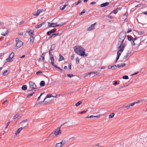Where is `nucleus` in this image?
Masks as SVG:
<instances>
[{"mask_svg": "<svg viewBox=\"0 0 147 147\" xmlns=\"http://www.w3.org/2000/svg\"><path fill=\"white\" fill-rule=\"evenodd\" d=\"M138 39V38L137 37H135L134 39H133L132 40V44L134 45V46H135V43L134 42L135 41L137 40Z\"/></svg>", "mask_w": 147, "mask_h": 147, "instance_id": "nucleus-21", "label": "nucleus"}, {"mask_svg": "<svg viewBox=\"0 0 147 147\" xmlns=\"http://www.w3.org/2000/svg\"><path fill=\"white\" fill-rule=\"evenodd\" d=\"M82 103V102L81 101H79L75 104V106L76 107L78 106L79 105H80Z\"/></svg>", "mask_w": 147, "mask_h": 147, "instance_id": "nucleus-32", "label": "nucleus"}, {"mask_svg": "<svg viewBox=\"0 0 147 147\" xmlns=\"http://www.w3.org/2000/svg\"><path fill=\"white\" fill-rule=\"evenodd\" d=\"M49 55L50 56H51V55H52V53H51V51L50 50V51H49Z\"/></svg>", "mask_w": 147, "mask_h": 147, "instance_id": "nucleus-64", "label": "nucleus"}, {"mask_svg": "<svg viewBox=\"0 0 147 147\" xmlns=\"http://www.w3.org/2000/svg\"><path fill=\"white\" fill-rule=\"evenodd\" d=\"M1 35L3 36H5L9 32L8 30L7 29L5 28H3L1 31Z\"/></svg>", "mask_w": 147, "mask_h": 147, "instance_id": "nucleus-10", "label": "nucleus"}, {"mask_svg": "<svg viewBox=\"0 0 147 147\" xmlns=\"http://www.w3.org/2000/svg\"><path fill=\"white\" fill-rule=\"evenodd\" d=\"M101 115L99 114L97 116H94V117H96L97 118H99L101 116Z\"/></svg>", "mask_w": 147, "mask_h": 147, "instance_id": "nucleus-44", "label": "nucleus"}, {"mask_svg": "<svg viewBox=\"0 0 147 147\" xmlns=\"http://www.w3.org/2000/svg\"><path fill=\"white\" fill-rule=\"evenodd\" d=\"M33 15L34 16H38L39 15V14L38 13V12H37V11L36 13H34L33 14Z\"/></svg>", "mask_w": 147, "mask_h": 147, "instance_id": "nucleus-41", "label": "nucleus"}, {"mask_svg": "<svg viewBox=\"0 0 147 147\" xmlns=\"http://www.w3.org/2000/svg\"><path fill=\"white\" fill-rule=\"evenodd\" d=\"M43 94V93H41V94H40V96H39V97H38V99H37V100H39V99H40V96L42 95Z\"/></svg>", "mask_w": 147, "mask_h": 147, "instance_id": "nucleus-58", "label": "nucleus"}, {"mask_svg": "<svg viewBox=\"0 0 147 147\" xmlns=\"http://www.w3.org/2000/svg\"><path fill=\"white\" fill-rule=\"evenodd\" d=\"M130 106H129V105H127V106H124V107L126 108L127 109H129V108L130 107Z\"/></svg>", "mask_w": 147, "mask_h": 147, "instance_id": "nucleus-53", "label": "nucleus"}, {"mask_svg": "<svg viewBox=\"0 0 147 147\" xmlns=\"http://www.w3.org/2000/svg\"><path fill=\"white\" fill-rule=\"evenodd\" d=\"M138 72H136L134 73V74H133L132 75V76H134V75H135L136 74H137L138 73Z\"/></svg>", "mask_w": 147, "mask_h": 147, "instance_id": "nucleus-62", "label": "nucleus"}, {"mask_svg": "<svg viewBox=\"0 0 147 147\" xmlns=\"http://www.w3.org/2000/svg\"><path fill=\"white\" fill-rule=\"evenodd\" d=\"M92 73H95V72H90V73H86L85 74V77H86V76H88L89 75H90L91 74H92Z\"/></svg>", "mask_w": 147, "mask_h": 147, "instance_id": "nucleus-36", "label": "nucleus"}, {"mask_svg": "<svg viewBox=\"0 0 147 147\" xmlns=\"http://www.w3.org/2000/svg\"><path fill=\"white\" fill-rule=\"evenodd\" d=\"M45 57L44 56H42L39 59V61H43Z\"/></svg>", "mask_w": 147, "mask_h": 147, "instance_id": "nucleus-37", "label": "nucleus"}, {"mask_svg": "<svg viewBox=\"0 0 147 147\" xmlns=\"http://www.w3.org/2000/svg\"><path fill=\"white\" fill-rule=\"evenodd\" d=\"M121 52H120V51H119V49L117 53V56H119V57L121 55Z\"/></svg>", "mask_w": 147, "mask_h": 147, "instance_id": "nucleus-39", "label": "nucleus"}, {"mask_svg": "<svg viewBox=\"0 0 147 147\" xmlns=\"http://www.w3.org/2000/svg\"><path fill=\"white\" fill-rule=\"evenodd\" d=\"M81 2V0H79L78 2H75V4L76 5H78V4L80 3Z\"/></svg>", "mask_w": 147, "mask_h": 147, "instance_id": "nucleus-45", "label": "nucleus"}, {"mask_svg": "<svg viewBox=\"0 0 147 147\" xmlns=\"http://www.w3.org/2000/svg\"><path fill=\"white\" fill-rule=\"evenodd\" d=\"M86 111H82L80 112V113L82 114L83 113H86Z\"/></svg>", "mask_w": 147, "mask_h": 147, "instance_id": "nucleus-52", "label": "nucleus"}, {"mask_svg": "<svg viewBox=\"0 0 147 147\" xmlns=\"http://www.w3.org/2000/svg\"><path fill=\"white\" fill-rule=\"evenodd\" d=\"M74 51L77 54L82 56L86 57L87 54L85 53V50L80 46H76L74 48Z\"/></svg>", "mask_w": 147, "mask_h": 147, "instance_id": "nucleus-1", "label": "nucleus"}, {"mask_svg": "<svg viewBox=\"0 0 147 147\" xmlns=\"http://www.w3.org/2000/svg\"><path fill=\"white\" fill-rule=\"evenodd\" d=\"M20 41V40H19V39L18 38H16V39H15V41L16 43H17V42H18V41Z\"/></svg>", "mask_w": 147, "mask_h": 147, "instance_id": "nucleus-56", "label": "nucleus"}, {"mask_svg": "<svg viewBox=\"0 0 147 147\" xmlns=\"http://www.w3.org/2000/svg\"><path fill=\"white\" fill-rule=\"evenodd\" d=\"M76 64H78L79 62V58L78 57H76Z\"/></svg>", "mask_w": 147, "mask_h": 147, "instance_id": "nucleus-35", "label": "nucleus"}, {"mask_svg": "<svg viewBox=\"0 0 147 147\" xmlns=\"http://www.w3.org/2000/svg\"><path fill=\"white\" fill-rule=\"evenodd\" d=\"M29 84L30 87L33 89H35L37 88L36 85L35 83L33 82H32L30 81L29 82Z\"/></svg>", "mask_w": 147, "mask_h": 147, "instance_id": "nucleus-11", "label": "nucleus"}, {"mask_svg": "<svg viewBox=\"0 0 147 147\" xmlns=\"http://www.w3.org/2000/svg\"><path fill=\"white\" fill-rule=\"evenodd\" d=\"M123 78L124 79H129V77L127 76H124L123 77Z\"/></svg>", "mask_w": 147, "mask_h": 147, "instance_id": "nucleus-38", "label": "nucleus"}, {"mask_svg": "<svg viewBox=\"0 0 147 147\" xmlns=\"http://www.w3.org/2000/svg\"><path fill=\"white\" fill-rule=\"evenodd\" d=\"M85 12V9H84L81 12L80 14V15H82Z\"/></svg>", "mask_w": 147, "mask_h": 147, "instance_id": "nucleus-48", "label": "nucleus"}, {"mask_svg": "<svg viewBox=\"0 0 147 147\" xmlns=\"http://www.w3.org/2000/svg\"><path fill=\"white\" fill-rule=\"evenodd\" d=\"M132 38H133V37H132L131 36H127V39H128V40L129 41H131L132 40Z\"/></svg>", "mask_w": 147, "mask_h": 147, "instance_id": "nucleus-30", "label": "nucleus"}, {"mask_svg": "<svg viewBox=\"0 0 147 147\" xmlns=\"http://www.w3.org/2000/svg\"><path fill=\"white\" fill-rule=\"evenodd\" d=\"M22 89L24 90H26L27 89V86L26 85H24L22 87Z\"/></svg>", "mask_w": 147, "mask_h": 147, "instance_id": "nucleus-26", "label": "nucleus"}, {"mask_svg": "<svg viewBox=\"0 0 147 147\" xmlns=\"http://www.w3.org/2000/svg\"><path fill=\"white\" fill-rule=\"evenodd\" d=\"M126 32L122 31L119 34L118 41L121 42H124V41L126 38Z\"/></svg>", "mask_w": 147, "mask_h": 147, "instance_id": "nucleus-2", "label": "nucleus"}, {"mask_svg": "<svg viewBox=\"0 0 147 147\" xmlns=\"http://www.w3.org/2000/svg\"><path fill=\"white\" fill-rule=\"evenodd\" d=\"M45 24V23L43 22L42 23L40 24H39V25H38V26H36L35 28H40L42 25L44 24Z\"/></svg>", "mask_w": 147, "mask_h": 147, "instance_id": "nucleus-22", "label": "nucleus"}, {"mask_svg": "<svg viewBox=\"0 0 147 147\" xmlns=\"http://www.w3.org/2000/svg\"><path fill=\"white\" fill-rule=\"evenodd\" d=\"M131 32V28H129L127 32V33H129Z\"/></svg>", "mask_w": 147, "mask_h": 147, "instance_id": "nucleus-47", "label": "nucleus"}, {"mask_svg": "<svg viewBox=\"0 0 147 147\" xmlns=\"http://www.w3.org/2000/svg\"><path fill=\"white\" fill-rule=\"evenodd\" d=\"M96 23H95L94 24L90 25V26L88 28L87 30L88 31H90L94 29L95 28V25Z\"/></svg>", "mask_w": 147, "mask_h": 147, "instance_id": "nucleus-13", "label": "nucleus"}, {"mask_svg": "<svg viewBox=\"0 0 147 147\" xmlns=\"http://www.w3.org/2000/svg\"><path fill=\"white\" fill-rule=\"evenodd\" d=\"M123 42L118 41L117 45V48L121 52H122L123 51L125 48V44H123Z\"/></svg>", "mask_w": 147, "mask_h": 147, "instance_id": "nucleus-3", "label": "nucleus"}, {"mask_svg": "<svg viewBox=\"0 0 147 147\" xmlns=\"http://www.w3.org/2000/svg\"><path fill=\"white\" fill-rule=\"evenodd\" d=\"M115 114L114 113H111L109 116V118H113L114 117Z\"/></svg>", "mask_w": 147, "mask_h": 147, "instance_id": "nucleus-28", "label": "nucleus"}, {"mask_svg": "<svg viewBox=\"0 0 147 147\" xmlns=\"http://www.w3.org/2000/svg\"><path fill=\"white\" fill-rule=\"evenodd\" d=\"M34 94H35V93H34V92H33L32 93H30V94H28L27 95V98H30L31 96H32V95H33Z\"/></svg>", "mask_w": 147, "mask_h": 147, "instance_id": "nucleus-25", "label": "nucleus"}, {"mask_svg": "<svg viewBox=\"0 0 147 147\" xmlns=\"http://www.w3.org/2000/svg\"><path fill=\"white\" fill-rule=\"evenodd\" d=\"M125 64L124 63L123 64H118L117 65V67H123L125 66Z\"/></svg>", "mask_w": 147, "mask_h": 147, "instance_id": "nucleus-29", "label": "nucleus"}, {"mask_svg": "<svg viewBox=\"0 0 147 147\" xmlns=\"http://www.w3.org/2000/svg\"><path fill=\"white\" fill-rule=\"evenodd\" d=\"M117 82L116 81H114V85L115 86H116L117 85Z\"/></svg>", "mask_w": 147, "mask_h": 147, "instance_id": "nucleus-57", "label": "nucleus"}, {"mask_svg": "<svg viewBox=\"0 0 147 147\" xmlns=\"http://www.w3.org/2000/svg\"><path fill=\"white\" fill-rule=\"evenodd\" d=\"M55 32V30L54 29L51 30L50 31H48L47 33L48 35H49L51 33H54Z\"/></svg>", "mask_w": 147, "mask_h": 147, "instance_id": "nucleus-17", "label": "nucleus"}, {"mask_svg": "<svg viewBox=\"0 0 147 147\" xmlns=\"http://www.w3.org/2000/svg\"><path fill=\"white\" fill-rule=\"evenodd\" d=\"M27 119L26 120H23L21 122H20V124H22L24 123V124H22V125L23 126H24V128L26 127H27L28 126V123H26V121H27Z\"/></svg>", "mask_w": 147, "mask_h": 147, "instance_id": "nucleus-12", "label": "nucleus"}, {"mask_svg": "<svg viewBox=\"0 0 147 147\" xmlns=\"http://www.w3.org/2000/svg\"><path fill=\"white\" fill-rule=\"evenodd\" d=\"M60 129L61 127H59L55 129L53 134L55 135L56 137H57L59 135L61 134V131Z\"/></svg>", "mask_w": 147, "mask_h": 147, "instance_id": "nucleus-5", "label": "nucleus"}, {"mask_svg": "<svg viewBox=\"0 0 147 147\" xmlns=\"http://www.w3.org/2000/svg\"><path fill=\"white\" fill-rule=\"evenodd\" d=\"M135 104H136V103H133L130 104L129 105L130 107L133 106Z\"/></svg>", "mask_w": 147, "mask_h": 147, "instance_id": "nucleus-51", "label": "nucleus"}, {"mask_svg": "<svg viewBox=\"0 0 147 147\" xmlns=\"http://www.w3.org/2000/svg\"><path fill=\"white\" fill-rule=\"evenodd\" d=\"M10 123V121H8L7 123V126H8L9 125V124Z\"/></svg>", "mask_w": 147, "mask_h": 147, "instance_id": "nucleus-61", "label": "nucleus"}, {"mask_svg": "<svg viewBox=\"0 0 147 147\" xmlns=\"http://www.w3.org/2000/svg\"><path fill=\"white\" fill-rule=\"evenodd\" d=\"M119 56H117V58H116V62L117 61V60L119 59Z\"/></svg>", "mask_w": 147, "mask_h": 147, "instance_id": "nucleus-63", "label": "nucleus"}, {"mask_svg": "<svg viewBox=\"0 0 147 147\" xmlns=\"http://www.w3.org/2000/svg\"><path fill=\"white\" fill-rule=\"evenodd\" d=\"M66 5H64L63 7H61L60 9L61 10H64V9L65 8V7H66Z\"/></svg>", "mask_w": 147, "mask_h": 147, "instance_id": "nucleus-42", "label": "nucleus"}, {"mask_svg": "<svg viewBox=\"0 0 147 147\" xmlns=\"http://www.w3.org/2000/svg\"><path fill=\"white\" fill-rule=\"evenodd\" d=\"M45 85V82L43 81H42L40 82V85L41 86H43Z\"/></svg>", "mask_w": 147, "mask_h": 147, "instance_id": "nucleus-24", "label": "nucleus"}, {"mask_svg": "<svg viewBox=\"0 0 147 147\" xmlns=\"http://www.w3.org/2000/svg\"><path fill=\"white\" fill-rule=\"evenodd\" d=\"M23 43L21 41H18L17 42L16 46L15 47V49H18L20 47L23 45Z\"/></svg>", "mask_w": 147, "mask_h": 147, "instance_id": "nucleus-8", "label": "nucleus"}, {"mask_svg": "<svg viewBox=\"0 0 147 147\" xmlns=\"http://www.w3.org/2000/svg\"><path fill=\"white\" fill-rule=\"evenodd\" d=\"M65 24L64 23L61 22L59 24H57V23H48V26L49 27H55L57 26H61Z\"/></svg>", "mask_w": 147, "mask_h": 147, "instance_id": "nucleus-4", "label": "nucleus"}, {"mask_svg": "<svg viewBox=\"0 0 147 147\" xmlns=\"http://www.w3.org/2000/svg\"><path fill=\"white\" fill-rule=\"evenodd\" d=\"M18 114H16L15 115H14L13 117V119H16V118H17L18 117Z\"/></svg>", "mask_w": 147, "mask_h": 147, "instance_id": "nucleus-46", "label": "nucleus"}, {"mask_svg": "<svg viewBox=\"0 0 147 147\" xmlns=\"http://www.w3.org/2000/svg\"><path fill=\"white\" fill-rule=\"evenodd\" d=\"M27 32H28L29 35L30 37L33 36L34 34H33V31L30 32V31H27Z\"/></svg>", "mask_w": 147, "mask_h": 147, "instance_id": "nucleus-20", "label": "nucleus"}, {"mask_svg": "<svg viewBox=\"0 0 147 147\" xmlns=\"http://www.w3.org/2000/svg\"><path fill=\"white\" fill-rule=\"evenodd\" d=\"M117 67L115 65H114L112 66L111 67V68L112 70L115 69H116Z\"/></svg>", "mask_w": 147, "mask_h": 147, "instance_id": "nucleus-33", "label": "nucleus"}, {"mask_svg": "<svg viewBox=\"0 0 147 147\" xmlns=\"http://www.w3.org/2000/svg\"><path fill=\"white\" fill-rule=\"evenodd\" d=\"M67 76L68 77H69L70 78H71L73 76V75L72 74H67Z\"/></svg>", "mask_w": 147, "mask_h": 147, "instance_id": "nucleus-49", "label": "nucleus"}, {"mask_svg": "<svg viewBox=\"0 0 147 147\" xmlns=\"http://www.w3.org/2000/svg\"><path fill=\"white\" fill-rule=\"evenodd\" d=\"M109 4L108 2H107L105 3H103L101 5V7H104L107 5Z\"/></svg>", "mask_w": 147, "mask_h": 147, "instance_id": "nucleus-19", "label": "nucleus"}, {"mask_svg": "<svg viewBox=\"0 0 147 147\" xmlns=\"http://www.w3.org/2000/svg\"><path fill=\"white\" fill-rule=\"evenodd\" d=\"M66 143V141L63 140L59 143H57L55 146V147H62Z\"/></svg>", "mask_w": 147, "mask_h": 147, "instance_id": "nucleus-6", "label": "nucleus"}, {"mask_svg": "<svg viewBox=\"0 0 147 147\" xmlns=\"http://www.w3.org/2000/svg\"><path fill=\"white\" fill-rule=\"evenodd\" d=\"M24 128V127H21L19 128L16 131L15 133V134L16 135H17Z\"/></svg>", "mask_w": 147, "mask_h": 147, "instance_id": "nucleus-14", "label": "nucleus"}, {"mask_svg": "<svg viewBox=\"0 0 147 147\" xmlns=\"http://www.w3.org/2000/svg\"><path fill=\"white\" fill-rule=\"evenodd\" d=\"M14 56V54L13 52H12L10 55L9 57L6 59L7 61L11 62L13 60V57Z\"/></svg>", "mask_w": 147, "mask_h": 147, "instance_id": "nucleus-7", "label": "nucleus"}, {"mask_svg": "<svg viewBox=\"0 0 147 147\" xmlns=\"http://www.w3.org/2000/svg\"><path fill=\"white\" fill-rule=\"evenodd\" d=\"M57 96V94H55V96H52V95L51 94H47V96H46L45 98H50L51 97H54V98H56V97Z\"/></svg>", "mask_w": 147, "mask_h": 147, "instance_id": "nucleus-15", "label": "nucleus"}, {"mask_svg": "<svg viewBox=\"0 0 147 147\" xmlns=\"http://www.w3.org/2000/svg\"><path fill=\"white\" fill-rule=\"evenodd\" d=\"M74 55H72L71 56V58H70L71 59V60H73V59H74Z\"/></svg>", "mask_w": 147, "mask_h": 147, "instance_id": "nucleus-54", "label": "nucleus"}, {"mask_svg": "<svg viewBox=\"0 0 147 147\" xmlns=\"http://www.w3.org/2000/svg\"><path fill=\"white\" fill-rule=\"evenodd\" d=\"M120 8H117L114 10H113L111 12V13H114L115 14H116L118 12V11L119 10H120Z\"/></svg>", "mask_w": 147, "mask_h": 147, "instance_id": "nucleus-16", "label": "nucleus"}, {"mask_svg": "<svg viewBox=\"0 0 147 147\" xmlns=\"http://www.w3.org/2000/svg\"><path fill=\"white\" fill-rule=\"evenodd\" d=\"M94 117V115L88 116L86 117L87 118H93Z\"/></svg>", "mask_w": 147, "mask_h": 147, "instance_id": "nucleus-43", "label": "nucleus"}, {"mask_svg": "<svg viewBox=\"0 0 147 147\" xmlns=\"http://www.w3.org/2000/svg\"><path fill=\"white\" fill-rule=\"evenodd\" d=\"M43 10L42 9H39L37 10V11L38 13L40 14L41 12H42Z\"/></svg>", "mask_w": 147, "mask_h": 147, "instance_id": "nucleus-40", "label": "nucleus"}, {"mask_svg": "<svg viewBox=\"0 0 147 147\" xmlns=\"http://www.w3.org/2000/svg\"><path fill=\"white\" fill-rule=\"evenodd\" d=\"M59 56L60 57V58L59 60V61L63 60L64 59V57L63 56H62L61 54H60Z\"/></svg>", "mask_w": 147, "mask_h": 147, "instance_id": "nucleus-23", "label": "nucleus"}, {"mask_svg": "<svg viewBox=\"0 0 147 147\" xmlns=\"http://www.w3.org/2000/svg\"><path fill=\"white\" fill-rule=\"evenodd\" d=\"M42 73V71H40L37 72L36 73V74H37L38 75V74L41 73Z\"/></svg>", "mask_w": 147, "mask_h": 147, "instance_id": "nucleus-55", "label": "nucleus"}, {"mask_svg": "<svg viewBox=\"0 0 147 147\" xmlns=\"http://www.w3.org/2000/svg\"><path fill=\"white\" fill-rule=\"evenodd\" d=\"M51 63L52 65H54V59L53 57H51Z\"/></svg>", "mask_w": 147, "mask_h": 147, "instance_id": "nucleus-27", "label": "nucleus"}, {"mask_svg": "<svg viewBox=\"0 0 147 147\" xmlns=\"http://www.w3.org/2000/svg\"><path fill=\"white\" fill-rule=\"evenodd\" d=\"M108 17L110 18H111V19H112L113 18V17H112V16H110L109 15L108 16Z\"/></svg>", "mask_w": 147, "mask_h": 147, "instance_id": "nucleus-60", "label": "nucleus"}, {"mask_svg": "<svg viewBox=\"0 0 147 147\" xmlns=\"http://www.w3.org/2000/svg\"><path fill=\"white\" fill-rule=\"evenodd\" d=\"M8 71L7 70H6L5 71H4L3 73V74L4 76H7L8 74Z\"/></svg>", "mask_w": 147, "mask_h": 147, "instance_id": "nucleus-34", "label": "nucleus"}, {"mask_svg": "<svg viewBox=\"0 0 147 147\" xmlns=\"http://www.w3.org/2000/svg\"><path fill=\"white\" fill-rule=\"evenodd\" d=\"M96 3V2H91L90 3V4H92H92H94Z\"/></svg>", "mask_w": 147, "mask_h": 147, "instance_id": "nucleus-59", "label": "nucleus"}, {"mask_svg": "<svg viewBox=\"0 0 147 147\" xmlns=\"http://www.w3.org/2000/svg\"><path fill=\"white\" fill-rule=\"evenodd\" d=\"M55 48V46L54 45H51V48L50 51H51L54 49Z\"/></svg>", "mask_w": 147, "mask_h": 147, "instance_id": "nucleus-31", "label": "nucleus"}, {"mask_svg": "<svg viewBox=\"0 0 147 147\" xmlns=\"http://www.w3.org/2000/svg\"><path fill=\"white\" fill-rule=\"evenodd\" d=\"M34 37L33 36L30 37V44H32L33 43V41L34 40Z\"/></svg>", "mask_w": 147, "mask_h": 147, "instance_id": "nucleus-18", "label": "nucleus"}, {"mask_svg": "<svg viewBox=\"0 0 147 147\" xmlns=\"http://www.w3.org/2000/svg\"><path fill=\"white\" fill-rule=\"evenodd\" d=\"M53 100L52 99H48L47 98H45L43 101L45 104H50L52 103L53 102Z\"/></svg>", "mask_w": 147, "mask_h": 147, "instance_id": "nucleus-9", "label": "nucleus"}, {"mask_svg": "<svg viewBox=\"0 0 147 147\" xmlns=\"http://www.w3.org/2000/svg\"><path fill=\"white\" fill-rule=\"evenodd\" d=\"M71 63H70L69 64V68L70 70H71Z\"/></svg>", "mask_w": 147, "mask_h": 147, "instance_id": "nucleus-50", "label": "nucleus"}]
</instances>
